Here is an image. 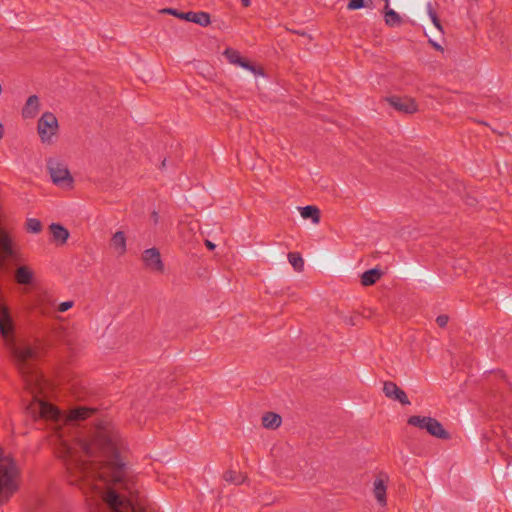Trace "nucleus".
Listing matches in <instances>:
<instances>
[{
	"mask_svg": "<svg viewBox=\"0 0 512 512\" xmlns=\"http://www.w3.org/2000/svg\"><path fill=\"white\" fill-rule=\"evenodd\" d=\"M261 426L266 430L275 431L282 426V417L273 411H266L260 418Z\"/></svg>",
	"mask_w": 512,
	"mask_h": 512,
	"instance_id": "18",
	"label": "nucleus"
},
{
	"mask_svg": "<svg viewBox=\"0 0 512 512\" xmlns=\"http://www.w3.org/2000/svg\"><path fill=\"white\" fill-rule=\"evenodd\" d=\"M224 479L234 485H242L246 482L247 475L244 472L231 469L224 474Z\"/></svg>",
	"mask_w": 512,
	"mask_h": 512,
	"instance_id": "25",
	"label": "nucleus"
},
{
	"mask_svg": "<svg viewBox=\"0 0 512 512\" xmlns=\"http://www.w3.org/2000/svg\"><path fill=\"white\" fill-rule=\"evenodd\" d=\"M384 21L390 27H398L403 23L402 16L392 9L388 4L384 7Z\"/></svg>",
	"mask_w": 512,
	"mask_h": 512,
	"instance_id": "22",
	"label": "nucleus"
},
{
	"mask_svg": "<svg viewBox=\"0 0 512 512\" xmlns=\"http://www.w3.org/2000/svg\"><path fill=\"white\" fill-rule=\"evenodd\" d=\"M449 321L448 316L446 315H440L436 318V323L440 327H445Z\"/></svg>",
	"mask_w": 512,
	"mask_h": 512,
	"instance_id": "31",
	"label": "nucleus"
},
{
	"mask_svg": "<svg viewBox=\"0 0 512 512\" xmlns=\"http://www.w3.org/2000/svg\"><path fill=\"white\" fill-rule=\"evenodd\" d=\"M288 261L296 271H302L304 267V260L299 253H290Z\"/></svg>",
	"mask_w": 512,
	"mask_h": 512,
	"instance_id": "26",
	"label": "nucleus"
},
{
	"mask_svg": "<svg viewBox=\"0 0 512 512\" xmlns=\"http://www.w3.org/2000/svg\"><path fill=\"white\" fill-rule=\"evenodd\" d=\"M44 380L39 373H32L26 377L25 387L34 396V399L26 408V414L32 418H52L56 412L52 405L43 402L37 396L42 390Z\"/></svg>",
	"mask_w": 512,
	"mask_h": 512,
	"instance_id": "4",
	"label": "nucleus"
},
{
	"mask_svg": "<svg viewBox=\"0 0 512 512\" xmlns=\"http://www.w3.org/2000/svg\"><path fill=\"white\" fill-rule=\"evenodd\" d=\"M3 134H4V128H3L2 123L0 122V140H1V139H2V137H3Z\"/></svg>",
	"mask_w": 512,
	"mask_h": 512,
	"instance_id": "34",
	"label": "nucleus"
},
{
	"mask_svg": "<svg viewBox=\"0 0 512 512\" xmlns=\"http://www.w3.org/2000/svg\"><path fill=\"white\" fill-rule=\"evenodd\" d=\"M21 470L11 453L0 445V503L7 502L19 489Z\"/></svg>",
	"mask_w": 512,
	"mask_h": 512,
	"instance_id": "3",
	"label": "nucleus"
},
{
	"mask_svg": "<svg viewBox=\"0 0 512 512\" xmlns=\"http://www.w3.org/2000/svg\"><path fill=\"white\" fill-rule=\"evenodd\" d=\"M221 59L227 64L242 67L247 57H245L237 48L227 45L220 54Z\"/></svg>",
	"mask_w": 512,
	"mask_h": 512,
	"instance_id": "15",
	"label": "nucleus"
},
{
	"mask_svg": "<svg viewBox=\"0 0 512 512\" xmlns=\"http://www.w3.org/2000/svg\"><path fill=\"white\" fill-rule=\"evenodd\" d=\"M51 183L62 191L70 192L76 188V177L69 164L58 158H50L46 164Z\"/></svg>",
	"mask_w": 512,
	"mask_h": 512,
	"instance_id": "5",
	"label": "nucleus"
},
{
	"mask_svg": "<svg viewBox=\"0 0 512 512\" xmlns=\"http://www.w3.org/2000/svg\"><path fill=\"white\" fill-rule=\"evenodd\" d=\"M51 241L54 245L62 247L67 245L70 239L69 230L60 223H52L48 227Z\"/></svg>",
	"mask_w": 512,
	"mask_h": 512,
	"instance_id": "13",
	"label": "nucleus"
},
{
	"mask_svg": "<svg viewBox=\"0 0 512 512\" xmlns=\"http://www.w3.org/2000/svg\"><path fill=\"white\" fill-rule=\"evenodd\" d=\"M429 15H430V18H431V21L432 23L434 24V26L437 28V29H440L441 26H440V22L436 16V14L433 12V11H430L429 12Z\"/></svg>",
	"mask_w": 512,
	"mask_h": 512,
	"instance_id": "32",
	"label": "nucleus"
},
{
	"mask_svg": "<svg viewBox=\"0 0 512 512\" xmlns=\"http://www.w3.org/2000/svg\"><path fill=\"white\" fill-rule=\"evenodd\" d=\"M425 432L431 437L441 441H449L452 439L451 432L438 419L430 417Z\"/></svg>",
	"mask_w": 512,
	"mask_h": 512,
	"instance_id": "12",
	"label": "nucleus"
},
{
	"mask_svg": "<svg viewBox=\"0 0 512 512\" xmlns=\"http://www.w3.org/2000/svg\"><path fill=\"white\" fill-rule=\"evenodd\" d=\"M40 109H41L40 98L36 95H30L26 99V101L21 109V116L23 119L32 120L38 115Z\"/></svg>",
	"mask_w": 512,
	"mask_h": 512,
	"instance_id": "16",
	"label": "nucleus"
},
{
	"mask_svg": "<svg viewBox=\"0 0 512 512\" xmlns=\"http://www.w3.org/2000/svg\"><path fill=\"white\" fill-rule=\"evenodd\" d=\"M13 277L20 286H32L36 282V271L28 263H18L14 268Z\"/></svg>",
	"mask_w": 512,
	"mask_h": 512,
	"instance_id": "10",
	"label": "nucleus"
},
{
	"mask_svg": "<svg viewBox=\"0 0 512 512\" xmlns=\"http://www.w3.org/2000/svg\"><path fill=\"white\" fill-rule=\"evenodd\" d=\"M366 6V0H349L347 4V9L350 11H354L365 8Z\"/></svg>",
	"mask_w": 512,
	"mask_h": 512,
	"instance_id": "28",
	"label": "nucleus"
},
{
	"mask_svg": "<svg viewBox=\"0 0 512 512\" xmlns=\"http://www.w3.org/2000/svg\"><path fill=\"white\" fill-rule=\"evenodd\" d=\"M162 14H169L181 20H184L185 12H180L173 8H164L160 11Z\"/></svg>",
	"mask_w": 512,
	"mask_h": 512,
	"instance_id": "29",
	"label": "nucleus"
},
{
	"mask_svg": "<svg viewBox=\"0 0 512 512\" xmlns=\"http://www.w3.org/2000/svg\"><path fill=\"white\" fill-rule=\"evenodd\" d=\"M241 68L249 71L255 78L267 77V71L265 67L262 64L254 62L248 58H246Z\"/></svg>",
	"mask_w": 512,
	"mask_h": 512,
	"instance_id": "21",
	"label": "nucleus"
},
{
	"mask_svg": "<svg viewBox=\"0 0 512 512\" xmlns=\"http://www.w3.org/2000/svg\"><path fill=\"white\" fill-rule=\"evenodd\" d=\"M37 132L41 142L53 143L59 132L57 117L51 112L43 113L37 122Z\"/></svg>",
	"mask_w": 512,
	"mask_h": 512,
	"instance_id": "6",
	"label": "nucleus"
},
{
	"mask_svg": "<svg viewBox=\"0 0 512 512\" xmlns=\"http://www.w3.org/2000/svg\"><path fill=\"white\" fill-rule=\"evenodd\" d=\"M384 101L391 108L401 113L415 114L420 111L419 102L411 95L389 94L384 97Z\"/></svg>",
	"mask_w": 512,
	"mask_h": 512,
	"instance_id": "7",
	"label": "nucleus"
},
{
	"mask_svg": "<svg viewBox=\"0 0 512 512\" xmlns=\"http://www.w3.org/2000/svg\"><path fill=\"white\" fill-rule=\"evenodd\" d=\"M382 393L386 398L396 401L403 406H408L411 404V401L406 392L393 381L383 382Z\"/></svg>",
	"mask_w": 512,
	"mask_h": 512,
	"instance_id": "11",
	"label": "nucleus"
},
{
	"mask_svg": "<svg viewBox=\"0 0 512 512\" xmlns=\"http://www.w3.org/2000/svg\"><path fill=\"white\" fill-rule=\"evenodd\" d=\"M128 234L124 230L115 231L110 239V248L118 256H124L127 253Z\"/></svg>",
	"mask_w": 512,
	"mask_h": 512,
	"instance_id": "14",
	"label": "nucleus"
},
{
	"mask_svg": "<svg viewBox=\"0 0 512 512\" xmlns=\"http://www.w3.org/2000/svg\"><path fill=\"white\" fill-rule=\"evenodd\" d=\"M24 231L29 235H39L44 229L43 222L35 217H27L23 223Z\"/></svg>",
	"mask_w": 512,
	"mask_h": 512,
	"instance_id": "20",
	"label": "nucleus"
},
{
	"mask_svg": "<svg viewBox=\"0 0 512 512\" xmlns=\"http://www.w3.org/2000/svg\"><path fill=\"white\" fill-rule=\"evenodd\" d=\"M299 214L303 220H309L313 225H318L321 220V211L318 207L308 205L298 208Z\"/></svg>",
	"mask_w": 512,
	"mask_h": 512,
	"instance_id": "19",
	"label": "nucleus"
},
{
	"mask_svg": "<svg viewBox=\"0 0 512 512\" xmlns=\"http://www.w3.org/2000/svg\"><path fill=\"white\" fill-rule=\"evenodd\" d=\"M390 478L386 473L377 474L372 481L371 493L379 508L384 509L388 505V485Z\"/></svg>",
	"mask_w": 512,
	"mask_h": 512,
	"instance_id": "8",
	"label": "nucleus"
},
{
	"mask_svg": "<svg viewBox=\"0 0 512 512\" xmlns=\"http://www.w3.org/2000/svg\"><path fill=\"white\" fill-rule=\"evenodd\" d=\"M141 259L145 267L157 274H162L165 271V265L161 257L160 251L155 248H147L142 252Z\"/></svg>",
	"mask_w": 512,
	"mask_h": 512,
	"instance_id": "9",
	"label": "nucleus"
},
{
	"mask_svg": "<svg viewBox=\"0 0 512 512\" xmlns=\"http://www.w3.org/2000/svg\"><path fill=\"white\" fill-rule=\"evenodd\" d=\"M241 3L244 7H248L251 4V0H241Z\"/></svg>",
	"mask_w": 512,
	"mask_h": 512,
	"instance_id": "33",
	"label": "nucleus"
},
{
	"mask_svg": "<svg viewBox=\"0 0 512 512\" xmlns=\"http://www.w3.org/2000/svg\"><path fill=\"white\" fill-rule=\"evenodd\" d=\"M89 414L90 411L86 408H75L69 412L68 418L71 420L85 419Z\"/></svg>",
	"mask_w": 512,
	"mask_h": 512,
	"instance_id": "27",
	"label": "nucleus"
},
{
	"mask_svg": "<svg viewBox=\"0 0 512 512\" xmlns=\"http://www.w3.org/2000/svg\"><path fill=\"white\" fill-rule=\"evenodd\" d=\"M184 20L187 22L194 23L203 28L210 27L213 23L211 14L206 11L185 12Z\"/></svg>",
	"mask_w": 512,
	"mask_h": 512,
	"instance_id": "17",
	"label": "nucleus"
},
{
	"mask_svg": "<svg viewBox=\"0 0 512 512\" xmlns=\"http://www.w3.org/2000/svg\"><path fill=\"white\" fill-rule=\"evenodd\" d=\"M431 416L414 414L408 417L407 425L425 431Z\"/></svg>",
	"mask_w": 512,
	"mask_h": 512,
	"instance_id": "24",
	"label": "nucleus"
},
{
	"mask_svg": "<svg viewBox=\"0 0 512 512\" xmlns=\"http://www.w3.org/2000/svg\"><path fill=\"white\" fill-rule=\"evenodd\" d=\"M0 338L3 346L19 361L37 357L36 346L30 343L16 342V327L11 308L5 302L0 303Z\"/></svg>",
	"mask_w": 512,
	"mask_h": 512,
	"instance_id": "2",
	"label": "nucleus"
},
{
	"mask_svg": "<svg viewBox=\"0 0 512 512\" xmlns=\"http://www.w3.org/2000/svg\"><path fill=\"white\" fill-rule=\"evenodd\" d=\"M73 304L74 303L72 301L61 302V303L58 304L57 310L59 312H66V311L70 310L73 307Z\"/></svg>",
	"mask_w": 512,
	"mask_h": 512,
	"instance_id": "30",
	"label": "nucleus"
},
{
	"mask_svg": "<svg viewBox=\"0 0 512 512\" xmlns=\"http://www.w3.org/2000/svg\"><path fill=\"white\" fill-rule=\"evenodd\" d=\"M382 276L379 269H370L363 272L360 276V283L362 286L368 287L375 284Z\"/></svg>",
	"mask_w": 512,
	"mask_h": 512,
	"instance_id": "23",
	"label": "nucleus"
},
{
	"mask_svg": "<svg viewBox=\"0 0 512 512\" xmlns=\"http://www.w3.org/2000/svg\"><path fill=\"white\" fill-rule=\"evenodd\" d=\"M103 449L112 469L109 475L112 488L104 494L103 499L114 512H129L128 497L136 492L134 478L126 470V463L114 443H108Z\"/></svg>",
	"mask_w": 512,
	"mask_h": 512,
	"instance_id": "1",
	"label": "nucleus"
}]
</instances>
